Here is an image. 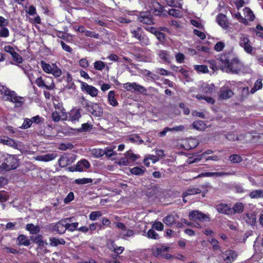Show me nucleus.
Returning a JSON list of instances; mask_svg holds the SVG:
<instances>
[{
	"label": "nucleus",
	"instance_id": "f257e3e1",
	"mask_svg": "<svg viewBox=\"0 0 263 263\" xmlns=\"http://www.w3.org/2000/svg\"><path fill=\"white\" fill-rule=\"evenodd\" d=\"M220 67L222 70L238 73L242 67V64L232 53L221 55L219 58Z\"/></svg>",
	"mask_w": 263,
	"mask_h": 263
},
{
	"label": "nucleus",
	"instance_id": "f03ea898",
	"mask_svg": "<svg viewBox=\"0 0 263 263\" xmlns=\"http://www.w3.org/2000/svg\"><path fill=\"white\" fill-rule=\"evenodd\" d=\"M70 218L62 219L57 223L50 224L49 228L52 232H56L59 234H63L66 231V226L67 221H69Z\"/></svg>",
	"mask_w": 263,
	"mask_h": 263
},
{
	"label": "nucleus",
	"instance_id": "7ed1b4c3",
	"mask_svg": "<svg viewBox=\"0 0 263 263\" xmlns=\"http://www.w3.org/2000/svg\"><path fill=\"white\" fill-rule=\"evenodd\" d=\"M18 166L17 159L12 155H7L3 162L2 168L6 170H14Z\"/></svg>",
	"mask_w": 263,
	"mask_h": 263
},
{
	"label": "nucleus",
	"instance_id": "20e7f679",
	"mask_svg": "<svg viewBox=\"0 0 263 263\" xmlns=\"http://www.w3.org/2000/svg\"><path fill=\"white\" fill-rule=\"evenodd\" d=\"M4 99L14 103L15 106L17 107L21 106L24 103L23 98L17 96L15 91L11 90L7 93Z\"/></svg>",
	"mask_w": 263,
	"mask_h": 263
},
{
	"label": "nucleus",
	"instance_id": "39448f33",
	"mask_svg": "<svg viewBox=\"0 0 263 263\" xmlns=\"http://www.w3.org/2000/svg\"><path fill=\"white\" fill-rule=\"evenodd\" d=\"M239 44L246 52L248 53L252 52L253 47L251 46V42L246 35L241 34L239 37Z\"/></svg>",
	"mask_w": 263,
	"mask_h": 263
},
{
	"label": "nucleus",
	"instance_id": "423d86ee",
	"mask_svg": "<svg viewBox=\"0 0 263 263\" xmlns=\"http://www.w3.org/2000/svg\"><path fill=\"white\" fill-rule=\"evenodd\" d=\"M123 88L128 91H132L134 90L135 91L140 93H144L146 91V89L143 86L135 83H126L123 84Z\"/></svg>",
	"mask_w": 263,
	"mask_h": 263
},
{
	"label": "nucleus",
	"instance_id": "0eeeda50",
	"mask_svg": "<svg viewBox=\"0 0 263 263\" xmlns=\"http://www.w3.org/2000/svg\"><path fill=\"white\" fill-rule=\"evenodd\" d=\"M74 160L75 158L73 156L65 154L59 159V165L61 167H64L71 164Z\"/></svg>",
	"mask_w": 263,
	"mask_h": 263
},
{
	"label": "nucleus",
	"instance_id": "6e6552de",
	"mask_svg": "<svg viewBox=\"0 0 263 263\" xmlns=\"http://www.w3.org/2000/svg\"><path fill=\"white\" fill-rule=\"evenodd\" d=\"M237 256V253L232 250H228L221 254L222 258L227 263L233 262Z\"/></svg>",
	"mask_w": 263,
	"mask_h": 263
},
{
	"label": "nucleus",
	"instance_id": "1a4fd4ad",
	"mask_svg": "<svg viewBox=\"0 0 263 263\" xmlns=\"http://www.w3.org/2000/svg\"><path fill=\"white\" fill-rule=\"evenodd\" d=\"M48 79L51 80L50 83L46 80H43L42 77H39L35 80V83L39 87H45L48 90L53 89L55 86L53 80L51 78H48Z\"/></svg>",
	"mask_w": 263,
	"mask_h": 263
},
{
	"label": "nucleus",
	"instance_id": "9d476101",
	"mask_svg": "<svg viewBox=\"0 0 263 263\" xmlns=\"http://www.w3.org/2000/svg\"><path fill=\"white\" fill-rule=\"evenodd\" d=\"M138 20L146 25H151L154 23L152 15L147 11L141 12L138 16Z\"/></svg>",
	"mask_w": 263,
	"mask_h": 263
},
{
	"label": "nucleus",
	"instance_id": "9b49d317",
	"mask_svg": "<svg viewBox=\"0 0 263 263\" xmlns=\"http://www.w3.org/2000/svg\"><path fill=\"white\" fill-rule=\"evenodd\" d=\"M81 89L92 97H96L98 93V90L96 87L85 82L81 83Z\"/></svg>",
	"mask_w": 263,
	"mask_h": 263
},
{
	"label": "nucleus",
	"instance_id": "f8f14e48",
	"mask_svg": "<svg viewBox=\"0 0 263 263\" xmlns=\"http://www.w3.org/2000/svg\"><path fill=\"white\" fill-rule=\"evenodd\" d=\"M189 216L191 219L193 220H199L200 221H204L209 219L208 215L199 211H193L190 212Z\"/></svg>",
	"mask_w": 263,
	"mask_h": 263
},
{
	"label": "nucleus",
	"instance_id": "ddd939ff",
	"mask_svg": "<svg viewBox=\"0 0 263 263\" xmlns=\"http://www.w3.org/2000/svg\"><path fill=\"white\" fill-rule=\"evenodd\" d=\"M168 247L161 246L159 247H157L155 249H154L153 253L157 257L162 256L163 257L167 258L170 257V255L167 253L164 254L163 252H167L168 250Z\"/></svg>",
	"mask_w": 263,
	"mask_h": 263
},
{
	"label": "nucleus",
	"instance_id": "4468645a",
	"mask_svg": "<svg viewBox=\"0 0 263 263\" xmlns=\"http://www.w3.org/2000/svg\"><path fill=\"white\" fill-rule=\"evenodd\" d=\"M88 111L96 117H101L103 114L102 108L97 103H91Z\"/></svg>",
	"mask_w": 263,
	"mask_h": 263
},
{
	"label": "nucleus",
	"instance_id": "2eb2a0df",
	"mask_svg": "<svg viewBox=\"0 0 263 263\" xmlns=\"http://www.w3.org/2000/svg\"><path fill=\"white\" fill-rule=\"evenodd\" d=\"M116 227L121 230L120 233L123 236L131 237L134 235V231L127 229L126 227L123 223H117Z\"/></svg>",
	"mask_w": 263,
	"mask_h": 263
},
{
	"label": "nucleus",
	"instance_id": "dca6fc26",
	"mask_svg": "<svg viewBox=\"0 0 263 263\" xmlns=\"http://www.w3.org/2000/svg\"><path fill=\"white\" fill-rule=\"evenodd\" d=\"M58 156L55 153H49L44 155H40L34 157L35 160L40 161L48 162L51 161Z\"/></svg>",
	"mask_w": 263,
	"mask_h": 263
},
{
	"label": "nucleus",
	"instance_id": "f3484780",
	"mask_svg": "<svg viewBox=\"0 0 263 263\" xmlns=\"http://www.w3.org/2000/svg\"><path fill=\"white\" fill-rule=\"evenodd\" d=\"M216 208L219 213L227 215L232 214L231 208L226 204H218L216 205Z\"/></svg>",
	"mask_w": 263,
	"mask_h": 263
},
{
	"label": "nucleus",
	"instance_id": "a211bd4d",
	"mask_svg": "<svg viewBox=\"0 0 263 263\" xmlns=\"http://www.w3.org/2000/svg\"><path fill=\"white\" fill-rule=\"evenodd\" d=\"M81 112L80 109H72L68 114V120L71 122H75L79 120L81 118Z\"/></svg>",
	"mask_w": 263,
	"mask_h": 263
},
{
	"label": "nucleus",
	"instance_id": "6ab92c4d",
	"mask_svg": "<svg viewBox=\"0 0 263 263\" xmlns=\"http://www.w3.org/2000/svg\"><path fill=\"white\" fill-rule=\"evenodd\" d=\"M233 174L230 172H207L204 173H202L198 175V177H221L223 176H229Z\"/></svg>",
	"mask_w": 263,
	"mask_h": 263
},
{
	"label": "nucleus",
	"instance_id": "aec40b11",
	"mask_svg": "<svg viewBox=\"0 0 263 263\" xmlns=\"http://www.w3.org/2000/svg\"><path fill=\"white\" fill-rule=\"evenodd\" d=\"M115 148L116 146H114L113 147H106L104 151H100L98 156H102L103 155H105L108 158L116 156L117 153L114 151V149Z\"/></svg>",
	"mask_w": 263,
	"mask_h": 263
},
{
	"label": "nucleus",
	"instance_id": "412c9836",
	"mask_svg": "<svg viewBox=\"0 0 263 263\" xmlns=\"http://www.w3.org/2000/svg\"><path fill=\"white\" fill-rule=\"evenodd\" d=\"M234 95L233 92L227 87H223L219 92V97L223 99L231 98Z\"/></svg>",
	"mask_w": 263,
	"mask_h": 263
},
{
	"label": "nucleus",
	"instance_id": "4be33fe9",
	"mask_svg": "<svg viewBox=\"0 0 263 263\" xmlns=\"http://www.w3.org/2000/svg\"><path fill=\"white\" fill-rule=\"evenodd\" d=\"M0 143H3L7 145L12 147L15 149L19 148V144L16 142L13 139L7 138L5 139H0Z\"/></svg>",
	"mask_w": 263,
	"mask_h": 263
},
{
	"label": "nucleus",
	"instance_id": "5701e85b",
	"mask_svg": "<svg viewBox=\"0 0 263 263\" xmlns=\"http://www.w3.org/2000/svg\"><path fill=\"white\" fill-rule=\"evenodd\" d=\"M217 22L218 24L223 28L228 27V23L227 20L226 16L222 14H220L217 16Z\"/></svg>",
	"mask_w": 263,
	"mask_h": 263
},
{
	"label": "nucleus",
	"instance_id": "b1692460",
	"mask_svg": "<svg viewBox=\"0 0 263 263\" xmlns=\"http://www.w3.org/2000/svg\"><path fill=\"white\" fill-rule=\"evenodd\" d=\"M51 72L49 74H52L55 78L60 77L62 74V71L55 63L52 64Z\"/></svg>",
	"mask_w": 263,
	"mask_h": 263
},
{
	"label": "nucleus",
	"instance_id": "393cba45",
	"mask_svg": "<svg viewBox=\"0 0 263 263\" xmlns=\"http://www.w3.org/2000/svg\"><path fill=\"white\" fill-rule=\"evenodd\" d=\"M50 245L52 247H57L59 245H64L66 242L63 238H57L55 237H51L49 238Z\"/></svg>",
	"mask_w": 263,
	"mask_h": 263
},
{
	"label": "nucleus",
	"instance_id": "a878e982",
	"mask_svg": "<svg viewBox=\"0 0 263 263\" xmlns=\"http://www.w3.org/2000/svg\"><path fill=\"white\" fill-rule=\"evenodd\" d=\"M201 192V190L198 188H191L187 190L185 192L182 193V197L185 198V197L190 195H196L199 194Z\"/></svg>",
	"mask_w": 263,
	"mask_h": 263
},
{
	"label": "nucleus",
	"instance_id": "bb28decb",
	"mask_svg": "<svg viewBox=\"0 0 263 263\" xmlns=\"http://www.w3.org/2000/svg\"><path fill=\"white\" fill-rule=\"evenodd\" d=\"M163 222L168 226H172L176 223L175 218L173 215H168L163 219Z\"/></svg>",
	"mask_w": 263,
	"mask_h": 263
},
{
	"label": "nucleus",
	"instance_id": "cd10ccee",
	"mask_svg": "<svg viewBox=\"0 0 263 263\" xmlns=\"http://www.w3.org/2000/svg\"><path fill=\"white\" fill-rule=\"evenodd\" d=\"M193 127L194 129L199 130H203L205 129L206 125L203 121L197 120L192 124Z\"/></svg>",
	"mask_w": 263,
	"mask_h": 263
},
{
	"label": "nucleus",
	"instance_id": "c85d7f7f",
	"mask_svg": "<svg viewBox=\"0 0 263 263\" xmlns=\"http://www.w3.org/2000/svg\"><path fill=\"white\" fill-rule=\"evenodd\" d=\"M146 169L144 166L141 167H134L132 168H130V172L132 174L135 175L141 176L145 172Z\"/></svg>",
	"mask_w": 263,
	"mask_h": 263
},
{
	"label": "nucleus",
	"instance_id": "c756f323",
	"mask_svg": "<svg viewBox=\"0 0 263 263\" xmlns=\"http://www.w3.org/2000/svg\"><path fill=\"white\" fill-rule=\"evenodd\" d=\"M231 210L232 214L241 213L243 210V205L241 203H236L231 208Z\"/></svg>",
	"mask_w": 263,
	"mask_h": 263
},
{
	"label": "nucleus",
	"instance_id": "7c9ffc66",
	"mask_svg": "<svg viewBox=\"0 0 263 263\" xmlns=\"http://www.w3.org/2000/svg\"><path fill=\"white\" fill-rule=\"evenodd\" d=\"M249 196L255 199L263 198V190H254L250 193Z\"/></svg>",
	"mask_w": 263,
	"mask_h": 263
},
{
	"label": "nucleus",
	"instance_id": "2f4dec72",
	"mask_svg": "<svg viewBox=\"0 0 263 263\" xmlns=\"http://www.w3.org/2000/svg\"><path fill=\"white\" fill-rule=\"evenodd\" d=\"M108 100L109 104L113 106H116L118 105V102L115 99V92L113 91H110L108 94Z\"/></svg>",
	"mask_w": 263,
	"mask_h": 263
},
{
	"label": "nucleus",
	"instance_id": "473e14b6",
	"mask_svg": "<svg viewBox=\"0 0 263 263\" xmlns=\"http://www.w3.org/2000/svg\"><path fill=\"white\" fill-rule=\"evenodd\" d=\"M263 84L261 79H258L255 82L254 85L250 90V93L252 94L254 93L256 91L261 89L262 87Z\"/></svg>",
	"mask_w": 263,
	"mask_h": 263
},
{
	"label": "nucleus",
	"instance_id": "72a5a7b5",
	"mask_svg": "<svg viewBox=\"0 0 263 263\" xmlns=\"http://www.w3.org/2000/svg\"><path fill=\"white\" fill-rule=\"evenodd\" d=\"M26 230L29 231L31 234H36L40 232V229L37 226L29 223L26 226Z\"/></svg>",
	"mask_w": 263,
	"mask_h": 263
},
{
	"label": "nucleus",
	"instance_id": "f704fd0d",
	"mask_svg": "<svg viewBox=\"0 0 263 263\" xmlns=\"http://www.w3.org/2000/svg\"><path fill=\"white\" fill-rule=\"evenodd\" d=\"M17 240L19 242V245H23L25 246H28L30 245V240L26 236L24 235H20L17 237Z\"/></svg>",
	"mask_w": 263,
	"mask_h": 263
},
{
	"label": "nucleus",
	"instance_id": "c9c22d12",
	"mask_svg": "<svg viewBox=\"0 0 263 263\" xmlns=\"http://www.w3.org/2000/svg\"><path fill=\"white\" fill-rule=\"evenodd\" d=\"M158 55L164 62H168L170 61V54L167 51L162 50H160L158 53Z\"/></svg>",
	"mask_w": 263,
	"mask_h": 263
},
{
	"label": "nucleus",
	"instance_id": "e433bc0d",
	"mask_svg": "<svg viewBox=\"0 0 263 263\" xmlns=\"http://www.w3.org/2000/svg\"><path fill=\"white\" fill-rule=\"evenodd\" d=\"M243 11L245 17H247L248 20L251 21H253L254 20L255 15L250 8L246 7L243 9Z\"/></svg>",
	"mask_w": 263,
	"mask_h": 263
},
{
	"label": "nucleus",
	"instance_id": "4c0bfd02",
	"mask_svg": "<svg viewBox=\"0 0 263 263\" xmlns=\"http://www.w3.org/2000/svg\"><path fill=\"white\" fill-rule=\"evenodd\" d=\"M71 220V218H70ZM70 220L67 221V224L66 226V230H67L69 231L73 232L76 230H78L77 228L79 226L78 222H72L70 223Z\"/></svg>",
	"mask_w": 263,
	"mask_h": 263
},
{
	"label": "nucleus",
	"instance_id": "58836bf2",
	"mask_svg": "<svg viewBox=\"0 0 263 263\" xmlns=\"http://www.w3.org/2000/svg\"><path fill=\"white\" fill-rule=\"evenodd\" d=\"M165 1L166 4L171 7H181V4L180 0H162Z\"/></svg>",
	"mask_w": 263,
	"mask_h": 263
},
{
	"label": "nucleus",
	"instance_id": "ea45409f",
	"mask_svg": "<svg viewBox=\"0 0 263 263\" xmlns=\"http://www.w3.org/2000/svg\"><path fill=\"white\" fill-rule=\"evenodd\" d=\"M124 156L126 157L127 160H129V163L136 161L139 158L137 155L134 154L131 151L127 152L124 154Z\"/></svg>",
	"mask_w": 263,
	"mask_h": 263
},
{
	"label": "nucleus",
	"instance_id": "a19ab883",
	"mask_svg": "<svg viewBox=\"0 0 263 263\" xmlns=\"http://www.w3.org/2000/svg\"><path fill=\"white\" fill-rule=\"evenodd\" d=\"M41 66L43 69V70L47 73H48L50 71V70L52 68V64L50 65L49 64L47 63L44 61H42L40 63Z\"/></svg>",
	"mask_w": 263,
	"mask_h": 263
},
{
	"label": "nucleus",
	"instance_id": "79ce46f5",
	"mask_svg": "<svg viewBox=\"0 0 263 263\" xmlns=\"http://www.w3.org/2000/svg\"><path fill=\"white\" fill-rule=\"evenodd\" d=\"M92 182V179L91 178H81L77 179L74 180V182L78 184H85L87 183H90Z\"/></svg>",
	"mask_w": 263,
	"mask_h": 263
},
{
	"label": "nucleus",
	"instance_id": "37998d69",
	"mask_svg": "<svg viewBox=\"0 0 263 263\" xmlns=\"http://www.w3.org/2000/svg\"><path fill=\"white\" fill-rule=\"evenodd\" d=\"M93 65L95 69L102 70L105 67L106 64L101 61H97L94 63Z\"/></svg>",
	"mask_w": 263,
	"mask_h": 263
},
{
	"label": "nucleus",
	"instance_id": "c03bdc74",
	"mask_svg": "<svg viewBox=\"0 0 263 263\" xmlns=\"http://www.w3.org/2000/svg\"><path fill=\"white\" fill-rule=\"evenodd\" d=\"M147 237L150 239H158L159 235L153 229H149L147 233Z\"/></svg>",
	"mask_w": 263,
	"mask_h": 263
},
{
	"label": "nucleus",
	"instance_id": "a18cd8bd",
	"mask_svg": "<svg viewBox=\"0 0 263 263\" xmlns=\"http://www.w3.org/2000/svg\"><path fill=\"white\" fill-rule=\"evenodd\" d=\"M214 85L213 84H204L203 85V91L204 93H211L214 91Z\"/></svg>",
	"mask_w": 263,
	"mask_h": 263
},
{
	"label": "nucleus",
	"instance_id": "49530a36",
	"mask_svg": "<svg viewBox=\"0 0 263 263\" xmlns=\"http://www.w3.org/2000/svg\"><path fill=\"white\" fill-rule=\"evenodd\" d=\"M248 219L246 220L247 222L250 224H253L256 220V216L255 214H247L246 215Z\"/></svg>",
	"mask_w": 263,
	"mask_h": 263
},
{
	"label": "nucleus",
	"instance_id": "de8ad7c7",
	"mask_svg": "<svg viewBox=\"0 0 263 263\" xmlns=\"http://www.w3.org/2000/svg\"><path fill=\"white\" fill-rule=\"evenodd\" d=\"M229 160L233 163H239L242 161V158L238 155H232L229 157Z\"/></svg>",
	"mask_w": 263,
	"mask_h": 263
},
{
	"label": "nucleus",
	"instance_id": "09e8293b",
	"mask_svg": "<svg viewBox=\"0 0 263 263\" xmlns=\"http://www.w3.org/2000/svg\"><path fill=\"white\" fill-rule=\"evenodd\" d=\"M80 103L82 106L88 111V108L91 105V103H90L88 100H86L84 97L81 98Z\"/></svg>",
	"mask_w": 263,
	"mask_h": 263
},
{
	"label": "nucleus",
	"instance_id": "8fccbe9b",
	"mask_svg": "<svg viewBox=\"0 0 263 263\" xmlns=\"http://www.w3.org/2000/svg\"><path fill=\"white\" fill-rule=\"evenodd\" d=\"M194 69L197 71L202 73H206L208 72V67L205 65H195Z\"/></svg>",
	"mask_w": 263,
	"mask_h": 263
},
{
	"label": "nucleus",
	"instance_id": "3c124183",
	"mask_svg": "<svg viewBox=\"0 0 263 263\" xmlns=\"http://www.w3.org/2000/svg\"><path fill=\"white\" fill-rule=\"evenodd\" d=\"M168 14L176 17H180L182 15L180 11L174 9H170L168 11Z\"/></svg>",
	"mask_w": 263,
	"mask_h": 263
},
{
	"label": "nucleus",
	"instance_id": "603ef678",
	"mask_svg": "<svg viewBox=\"0 0 263 263\" xmlns=\"http://www.w3.org/2000/svg\"><path fill=\"white\" fill-rule=\"evenodd\" d=\"M101 212L100 211H94L89 215V218L91 220H95L101 216Z\"/></svg>",
	"mask_w": 263,
	"mask_h": 263
},
{
	"label": "nucleus",
	"instance_id": "864d4df0",
	"mask_svg": "<svg viewBox=\"0 0 263 263\" xmlns=\"http://www.w3.org/2000/svg\"><path fill=\"white\" fill-rule=\"evenodd\" d=\"M9 35V31L8 28L2 27L0 29V37H7Z\"/></svg>",
	"mask_w": 263,
	"mask_h": 263
},
{
	"label": "nucleus",
	"instance_id": "5fc2aeb1",
	"mask_svg": "<svg viewBox=\"0 0 263 263\" xmlns=\"http://www.w3.org/2000/svg\"><path fill=\"white\" fill-rule=\"evenodd\" d=\"M32 124L31 119L26 118L24 120V123L22 124L21 128L24 129H27L30 127Z\"/></svg>",
	"mask_w": 263,
	"mask_h": 263
},
{
	"label": "nucleus",
	"instance_id": "6e6d98bb",
	"mask_svg": "<svg viewBox=\"0 0 263 263\" xmlns=\"http://www.w3.org/2000/svg\"><path fill=\"white\" fill-rule=\"evenodd\" d=\"M31 121L33 123L37 124H42L44 122V119L39 116H36L31 118Z\"/></svg>",
	"mask_w": 263,
	"mask_h": 263
},
{
	"label": "nucleus",
	"instance_id": "4d7b16f0",
	"mask_svg": "<svg viewBox=\"0 0 263 263\" xmlns=\"http://www.w3.org/2000/svg\"><path fill=\"white\" fill-rule=\"evenodd\" d=\"M141 28L138 27L136 30L132 31L131 32L133 34V36L137 39L138 40L141 39L142 36L140 33Z\"/></svg>",
	"mask_w": 263,
	"mask_h": 263
},
{
	"label": "nucleus",
	"instance_id": "13d9d810",
	"mask_svg": "<svg viewBox=\"0 0 263 263\" xmlns=\"http://www.w3.org/2000/svg\"><path fill=\"white\" fill-rule=\"evenodd\" d=\"M152 228L153 229H155L157 231H162L164 228L163 224L162 222L160 221H157L155 222Z\"/></svg>",
	"mask_w": 263,
	"mask_h": 263
},
{
	"label": "nucleus",
	"instance_id": "bf43d9fd",
	"mask_svg": "<svg viewBox=\"0 0 263 263\" xmlns=\"http://www.w3.org/2000/svg\"><path fill=\"white\" fill-rule=\"evenodd\" d=\"M225 45L222 42H218L214 46V49L218 52L221 51L224 48Z\"/></svg>",
	"mask_w": 263,
	"mask_h": 263
},
{
	"label": "nucleus",
	"instance_id": "052dcab7",
	"mask_svg": "<svg viewBox=\"0 0 263 263\" xmlns=\"http://www.w3.org/2000/svg\"><path fill=\"white\" fill-rule=\"evenodd\" d=\"M12 53L13 54L11 56L12 57L13 60L18 63H22L23 61L22 57L16 52Z\"/></svg>",
	"mask_w": 263,
	"mask_h": 263
},
{
	"label": "nucleus",
	"instance_id": "680f3d73",
	"mask_svg": "<svg viewBox=\"0 0 263 263\" xmlns=\"http://www.w3.org/2000/svg\"><path fill=\"white\" fill-rule=\"evenodd\" d=\"M209 242L213 246L214 250H219L220 249V246L218 245L219 242L216 239L212 238L211 240H209Z\"/></svg>",
	"mask_w": 263,
	"mask_h": 263
},
{
	"label": "nucleus",
	"instance_id": "e2e57ef3",
	"mask_svg": "<svg viewBox=\"0 0 263 263\" xmlns=\"http://www.w3.org/2000/svg\"><path fill=\"white\" fill-rule=\"evenodd\" d=\"M10 90L6 86L0 84V95H4L5 97Z\"/></svg>",
	"mask_w": 263,
	"mask_h": 263
},
{
	"label": "nucleus",
	"instance_id": "0e129e2a",
	"mask_svg": "<svg viewBox=\"0 0 263 263\" xmlns=\"http://www.w3.org/2000/svg\"><path fill=\"white\" fill-rule=\"evenodd\" d=\"M152 4L155 11H158L159 12L161 11L160 9H162V7H161V5L159 4V2H156L155 0H153V2H152Z\"/></svg>",
	"mask_w": 263,
	"mask_h": 263
},
{
	"label": "nucleus",
	"instance_id": "69168bd1",
	"mask_svg": "<svg viewBox=\"0 0 263 263\" xmlns=\"http://www.w3.org/2000/svg\"><path fill=\"white\" fill-rule=\"evenodd\" d=\"M32 240H33L36 243L39 245L40 246H44V241L42 239V236L41 235H37L34 238H32Z\"/></svg>",
	"mask_w": 263,
	"mask_h": 263
},
{
	"label": "nucleus",
	"instance_id": "338daca9",
	"mask_svg": "<svg viewBox=\"0 0 263 263\" xmlns=\"http://www.w3.org/2000/svg\"><path fill=\"white\" fill-rule=\"evenodd\" d=\"M8 199V196L5 191H0V202H3Z\"/></svg>",
	"mask_w": 263,
	"mask_h": 263
},
{
	"label": "nucleus",
	"instance_id": "774afa93",
	"mask_svg": "<svg viewBox=\"0 0 263 263\" xmlns=\"http://www.w3.org/2000/svg\"><path fill=\"white\" fill-rule=\"evenodd\" d=\"M85 35L87 36H89V37H93V38H95V39H98L99 37V35L98 34L96 33L95 32H92V31H88V30H87L85 32Z\"/></svg>",
	"mask_w": 263,
	"mask_h": 263
}]
</instances>
